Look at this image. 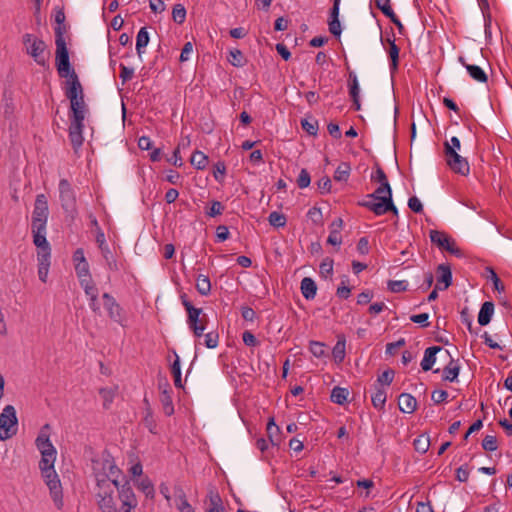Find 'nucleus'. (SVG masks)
Returning a JSON list of instances; mask_svg holds the SVG:
<instances>
[{"label":"nucleus","instance_id":"nucleus-29","mask_svg":"<svg viewBox=\"0 0 512 512\" xmlns=\"http://www.w3.org/2000/svg\"><path fill=\"white\" fill-rule=\"evenodd\" d=\"M190 162L195 168L202 170L208 164V157L203 152L196 150L192 154Z\"/></svg>","mask_w":512,"mask_h":512},{"label":"nucleus","instance_id":"nucleus-2","mask_svg":"<svg viewBox=\"0 0 512 512\" xmlns=\"http://www.w3.org/2000/svg\"><path fill=\"white\" fill-rule=\"evenodd\" d=\"M50 425L45 424L40 429V432L35 440V445L41 453V460L39 468L42 476L45 479L46 485L50 490V495L53 499L55 506L58 509L63 507V493L62 486L58 475L54 470V463L56 460L57 451L50 441Z\"/></svg>","mask_w":512,"mask_h":512},{"label":"nucleus","instance_id":"nucleus-43","mask_svg":"<svg viewBox=\"0 0 512 512\" xmlns=\"http://www.w3.org/2000/svg\"><path fill=\"white\" fill-rule=\"evenodd\" d=\"M375 5L386 17L393 15L394 11L391 8L390 0H375Z\"/></svg>","mask_w":512,"mask_h":512},{"label":"nucleus","instance_id":"nucleus-12","mask_svg":"<svg viewBox=\"0 0 512 512\" xmlns=\"http://www.w3.org/2000/svg\"><path fill=\"white\" fill-rule=\"evenodd\" d=\"M358 205L372 211L376 216L384 215L387 212H392L394 215L398 214V210L390 197H386L382 202L363 200L358 202Z\"/></svg>","mask_w":512,"mask_h":512},{"label":"nucleus","instance_id":"nucleus-20","mask_svg":"<svg viewBox=\"0 0 512 512\" xmlns=\"http://www.w3.org/2000/svg\"><path fill=\"white\" fill-rule=\"evenodd\" d=\"M301 293L306 300H312L316 296L317 285L310 277H304L301 281Z\"/></svg>","mask_w":512,"mask_h":512},{"label":"nucleus","instance_id":"nucleus-34","mask_svg":"<svg viewBox=\"0 0 512 512\" xmlns=\"http://www.w3.org/2000/svg\"><path fill=\"white\" fill-rule=\"evenodd\" d=\"M351 167L349 163L342 162L334 173V179L336 181H347L349 175H350Z\"/></svg>","mask_w":512,"mask_h":512},{"label":"nucleus","instance_id":"nucleus-37","mask_svg":"<svg viewBox=\"0 0 512 512\" xmlns=\"http://www.w3.org/2000/svg\"><path fill=\"white\" fill-rule=\"evenodd\" d=\"M386 402V392L382 388H377L372 395V404L376 409H382Z\"/></svg>","mask_w":512,"mask_h":512},{"label":"nucleus","instance_id":"nucleus-48","mask_svg":"<svg viewBox=\"0 0 512 512\" xmlns=\"http://www.w3.org/2000/svg\"><path fill=\"white\" fill-rule=\"evenodd\" d=\"M374 192L380 197L379 202H382L386 197L392 198V190L389 183L380 184Z\"/></svg>","mask_w":512,"mask_h":512},{"label":"nucleus","instance_id":"nucleus-64","mask_svg":"<svg viewBox=\"0 0 512 512\" xmlns=\"http://www.w3.org/2000/svg\"><path fill=\"white\" fill-rule=\"evenodd\" d=\"M357 251L361 255H366L369 253V241L366 237H361L357 243Z\"/></svg>","mask_w":512,"mask_h":512},{"label":"nucleus","instance_id":"nucleus-57","mask_svg":"<svg viewBox=\"0 0 512 512\" xmlns=\"http://www.w3.org/2000/svg\"><path fill=\"white\" fill-rule=\"evenodd\" d=\"M408 207L415 213H421L423 211V205L416 196L409 198Z\"/></svg>","mask_w":512,"mask_h":512},{"label":"nucleus","instance_id":"nucleus-16","mask_svg":"<svg viewBox=\"0 0 512 512\" xmlns=\"http://www.w3.org/2000/svg\"><path fill=\"white\" fill-rule=\"evenodd\" d=\"M96 242H97L100 250L102 251V254H103L105 260L107 261L109 268L117 269L116 261L113 259L112 254L110 253V251L107 248L105 235L101 229H98V231H97Z\"/></svg>","mask_w":512,"mask_h":512},{"label":"nucleus","instance_id":"nucleus-63","mask_svg":"<svg viewBox=\"0 0 512 512\" xmlns=\"http://www.w3.org/2000/svg\"><path fill=\"white\" fill-rule=\"evenodd\" d=\"M318 189L321 193H328L331 189V180L329 177H323L317 182Z\"/></svg>","mask_w":512,"mask_h":512},{"label":"nucleus","instance_id":"nucleus-27","mask_svg":"<svg viewBox=\"0 0 512 512\" xmlns=\"http://www.w3.org/2000/svg\"><path fill=\"white\" fill-rule=\"evenodd\" d=\"M390 46L388 49V55L391 60L390 70L391 72H395L398 69V61H399V47L395 44V41H390Z\"/></svg>","mask_w":512,"mask_h":512},{"label":"nucleus","instance_id":"nucleus-58","mask_svg":"<svg viewBox=\"0 0 512 512\" xmlns=\"http://www.w3.org/2000/svg\"><path fill=\"white\" fill-rule=\"evenodd\" d=\"M448 397V393L445 390H434L431 394V399L435 404L444 402Z\"/></svg>","mask_w":512,"mask_h":512},{"label":"nucleus","instance_id":"nucleus-22","mask_svg":"<svg viewBox=\"0 0 512 512\" xmlns=\"http://www.w3.org/2000/svg\"><path fill=\"white\" fill-rule=\"evenodd\" d=\"M104 306L108 311L109 316L116 322H120L119 306L116 304L113 297L108 293L103 294Z\"/></svg>","mask_w":512,"mask_h":512},{"label":"nucleus","instance_id":"nucleus-11","mask_svg":"<svg viewBox=\"0 0 512 512\" xmlns=\"http://www.w3.org/2000/svg\"><path fill=\"white\" fill-rule=\"evenodd\" d=\"M429 236L431 242L439 249L445 250L458 257L462 256V252L458 247H456L454 239H452L447 233L439 230H431Z\"/></svg>","mask_w":512,"mask_h":512},{"label":"nucleus","instance_id":"nucleus-7","mask_svg":"<svg viewBox=\"0 0 512 512\" xmlns=\"http://www.w3.org/2000/svg\"><path fill=\"white\" fill-rule=\"evenodd\" d=\"M18 419L14 406L7 405L0 414V440L10 439L17 433Z\"/></svg>","mask_w":512,"mask_h":512},{"label":"nucleus","instance_id":"nucleus-6","mask_svg":"<svg viewBox=\"0 0 512 512\" xmlns=\"http://www.w3.org/2000/svg\"><path fill=\"white\" fill-rule=\"evenodd\" d=\"M181 302L183 306L185 307V310L187 311L188 317H187V323L190 327V329L193 331L194 335L196 337H200L203 335V332L205 330V322H206V316L202 314L201 308H196L192 305V303L188 300L186 294H182L180 296Z\"/></svg>","mask_w":512,"mask_h":512},{"label":"nucleus","instance_id":"nucleus-32","mask_svg":"<svg viewBox=\"0 0 512 512\" xmlns=\"http://www.w3.org/2000/svg\"><path fill=\"white\" fill-rule=\"evenodd\" d=\"M349 95L351 98H359L360 88L355 72L349 71L348 76Z\"/></svg>","mask_w":512,"mask_h":512},{"label":"nucleus","instance_id":"nucleus-52","mask_svg":"<svg viewBox=\"0 0 512 512\" xmlns=\"http://www.w3.org/2000/svg\"><path fill=\"white\" fill-rule=\"evenodd\" d=\"M482 447L486 451H495L497 449V440L495 436L487 435L482 441Z\"/></svg>","mask_w":512,"mask_h":512},{"label":"nucleus","instance_id":"nucleus-5","mask_svg":"<svg viewBox=\"0 0 512 512\" xmlns=\"http://www.w3.org/2000/svg\"><path fill=\"white\" fill-rule=\"evenodd\" d=\"M48 214V203L45 195H37L34 204V210L32 213L31 224L33 243L36 247H40V245L49 244V242L46 239V224Z\"/></svg>","mask_w":512,"mask_h":512},{"label":"nucleus","instance_id":"nucleus-38","mask_svg":"<svg viewBox=\"0 0 512 512\" xmlns=\"http://www.w3.org/2000/svg\"><path fill=\"white\" fill-rule=\"evenodd\" d=\"M336 362L340 363L345 358V340H338L332 350Z\"/></svg>","mask_w":512,"mask_h":512},{"label":"nucleus","instance_id":"nucleus-45","mask_svg":"<svg viewBox=\"0 0 512 512\" xmlns=\"http://www.w3.org/2000/svg\"><path fill=\"white\" fill-rule=\"evenodd\" d=\"M75 271L77 274V277L79 278V281L83 278H91L90 272H89V264L88 262L81 263V264H75Z\"/></svg>","mask_w":512,"mask_h":512},{"label":"nucleus","instance_id":"nucleus-19","mask_svg":"<svg viewBox=\"0 0 512 512\" xmlns=\"http://www.w3.org/2000/svg\"><path fill=\"white\" fill-rule=\"evenodd\" d=\"M449 359L448 364L443 369V379L453 382L457 379L460 371V365L457 360H454L452 356L444 357Z\"/></svg>","mask_w":512,"mask_h":512},{"label":"nucleus","instance_id":"nucleus-18","mask_svg":"<svg viewBox=\"0 0 512 512\" xmlns=\"http://www.w3.org/2000/svg\"><path fill=\"white\" fill-rule=\"evenodd\" d=\"M398 406L401 412L411 414L417 407V401L411 394L402 393L398 397Z\"/></svg>","mask_w":512,"mask_h":512},{"label":"nucleus","instance_id":"nucleus-44","mask_svg":"<svg viewBox=\"0 0 512 512\" xmlns=\"http://www.w3.org/2000/svg\"><path fill=\"white\" fill-rule=\"evenodd\" d=\"M333 273V260L330 258H326L320 264V274L327 278L331 276Z\"/></svg>","mask_w":512,"mask_h":512},{"label":"nucleus","instance_id":"nucleus-60","mask_svg":"<svg viewBox=\"0 0 512 512\" xmlns=\"http://www.w3.org/2000/svg\"><path fill=\"white\" fill-rule=\"evenodd\" d=\"M226 173V166L223 162H217L214 166V177L216 180L220 181L223 179Z\"/></svg>","mask_w":512,"mask_h":512},{"label":"nucleus","instance_id":"nucleus-3","mask_svg":"<svg viewBox=\"0 0 512 512\" xmlns=\"http://www.w3.org/2000/svg\"><path fill=\"white\" fill-rule=\"evenodd\" d=\"M65 96L70 101L72 115L70 116L69 139L72 147L77 151L83 144L84 119L88 111L84 101L82 85L76 73L65 77Z\"/></svg>","mask_w":512,"mask_h":512},{"label":"nucleus","instance_id":"nucleus-39","mask_svg":"<svg viewBox=\"0 0 512 512\" xmlns=\"http://www.w3.org/2000/svg\"><path fill=\"white\" fill-rule=\"evenodd\" d=\"M79 282H80L81 287L84 289L85 294L88 297L93 296V295H98V289L94 285L91 278H88V279L83 278Z\"/></svg>","mask_w":512,"mask_h":512},{"label":"nucleus","instance_id":"nucleus-4","mask_svg":"<svg viewBox=\"0 0 512 512\" xmlns=\"http://www.w3.org/2000/svg\"><path fill=\"white\" fill-rule=\"evenodd\" d=\"M55 22L58 24L55 27V45H56V57L55 64L58 74L61 78L71 77L73 73H76L72 68L69 60V52L66 46L64 34L66 32L65 14L63 10L59 9L55 13Z\"/></svg>","mask_w":512,"mask_h":512},{"label":"nucleus","instance_id":"nucleus-56","mask_svg":"<svg viewBox=\"0 0 512 512\" xmlns=\"http://www.w3.org/2000/svg\"><path fill=\"white\" fill-rule=\"evenodd\" d=\"M303 130H305L309 135H316L318 131V123L316 121L309 122L308 120H302L301 122Z\"/></svg>","mask_w":512,"mask_h":512},{"label":"nucleus","instance_id":"nucleus-26","mask_svg":"<svg viewBox=\"0 0 512 512\" xmlns=\"http://www.w3.org/2000/svg\"><path fill=\"white\" fill-rule=\"evenodd\" d=\"M208 497L210 505L207 512H225L221 497L218 493L210 491Z\"/></svg>","mask_w":512,"mask_h":512},{"label":"nucleus","instance_id":"nucleus-54","mask_svg":"<svg viewBox=\"0 0 512 512\" xmlns=\"http://www.w3.org/2000/svg\"><path fill=\"white\" fill-rule=\"evenodd\" d=\"M394 378V371L389 369L384 371L381 375L378 376L377 382L380 385H390Z\"/></svg>","mask_w":512,"mask_h":512},{"label":"nucleus","instance_id":"nucleus-30","mask_svg":"<svg viewBox=\"0 0 512 512\" xmlns=\"http://www.w3.org/2000/svg\"><path fill=\"white\" fill-rule=\"evenodd\" d=\"M196 289L201 295H208L211 291V282L209 277L199 275L196 280Z\"/></svg>","mask_w":512,"mask_h":512},{"label":"nucleus","instance_id":"nucleus-23","mask_svg":"<svg viewBox=\"0 0 512 512\" xmlns=\"http://www.w3.org/2000/svg\"><path fill=\"white\" fill-rule=\"evenodd\" d=\"M438 272L440 273V276L437 281V285L439 286L440 283H443L444 286L440 287V290L447 289L451 283H452V272L449 266L441 264L438 266Z\"/></svg>","mask_w":512,"mask_h":512},{"label":"nucleus","instance_id":"nucleus-41","mask_svg":"<svg viewBox=\"0 0 512 512\" xmlns=\"http://www.w3.org/2000/svg\"><path fill=\"white\" fill-rule=\"evenodd\" d=\"M130 464H132L130 467V481L135 478L145 476V474L143 473V466L138 459L134 463V461L130 458Z\"/></svg>","mask_w":512,"mask_h":512},{"label":"nucleus","instance_id":"nucleus-1","mask_svg":"<svg viewBox=\"0 0 512 512\" xmlns=\"http://www.w3.org/2000/svg\"><path fill=\"white\" fill-rule=\"evenodd\" d=\"M95 497L102 512H128V478L109 458L92 462Z\"/></svg>","mask_w":512,"mask_h":512},{"label":"nucleus","instance_id":"nucleus-35","mask_svg":"<svg viewBox=\"0 0 512 512\" xmlns=\"http://www.w3.org/2000/svg\"><path fill=\"white\" fill-rule=\"evenodd\" d=\"M268 221L271 226L280 228L286 225L287 219L283 213L273 211L270 213Z\"/></svg>","mask_w":512,"mask_h":512},{"label":"nucleus","instance_id":"nucleus-53","mask_svg":"<svg viewBox=\"0 0 512 512\" xmlns=\"http://www.w3.org/2000/svg\"><path fill=\"white\" fill-rule=\"evenodd\" d=\"M310 351L315 357L321 358L325 355L324 344L317 341H311Z\"/></svg>","mask_w":512,"mask_h":512},{"label":"nucleus","instance_id":"nucleus-36","mask_svg":"<svg viewBox=\"0 0 512 512\" xmlns=\"http://www.w3.org/2000/svg\"><path fill=\"white\" fill-rule=\"evenodd\" d=\"M414 448L419 453H426L430 446L429 437L426 435L418 436L413 442Z\"/></svg>","mask_w":512,"mask_h":512},{"label":"nucleus","instance_id":"nucleus-8","mask_svg":"<svg viewBox=\"0 0 512 512\" xmlns=\"http://www.w3.org/2000/svg\"><path fill=\"white\" fill-rule=\"evenodd\" d=\"M23 43L26 47L27 53L34 59V61L40 66H45L47 62L45 54L47 46L45 42L34 37L32 34L27 33L23 36Z\"/></svg>","mask_w":512,"mask_h":512},{"label":"nucleus","instance_id":"nucleus-33","mask_svg":"<svg viewBox=\"0 0 512 512\" xmlns=\"http://www.w3.org/2000/svg\"><path fill=\"white\" fill-rule=\"evenodd\" d=\"M228 61L234 67H242L246 62L243 53L239 49L230 50Z\"/></svg>","mask_w":512,"mask_h":512},{"label":"nucleus","instance_id":"nucleus-46","mask_svg":"<svg viewBox=\"0 0 512 512\" xmlns=\"http://www.w3.org/2000/svg\"><path fill=\"white\" fill-rule=\"evenodd\" d=\"M99 394L103 400L104 408H109V405L113 402L114 392L112 389L102 388L99 391Z\"/></svg>","mask_w":512,"mask_h":512},{"label":"nucleus","instance_id":"nucleus-17","mask_svg":"<svg viewBox=\"0 0 512 512\" xmlns=\"http://www.w3.org/2000/svg\"><path fill=\"white\" fill-rule=\"evenodd\" d=\"M130 482L141 492L145 494L147 498H153L155 494V489L150 478L145 475L143 477L135 478Z\"/></svg>","mask_w":512,"mask_h":512},{"label":"nucleus","instance_id":"nucleus-49","mask_svg":"<svg viewBox=\"0 0 512 512\" xmlns=\"http://www.w3.org/2000/svg\"><path fill=\"white\" fill-rule=\"evenodd\" d=\"M486 271L489 273V278L490 280L493 282L494 284V288L498 291V292H502L504 291V285L502 284L501 280L499 279L498 275L496 274V272L494 271L493 268L491 267H487L486 268Z\"/></svg>","mask_w":512,"mask_h":512},{"label":"nucleus","instance_id":"nucleus-28","mask_svg":"<svg viewBox=\"0 0 512 512\" xmlns=\"http://www.w3.org/2000/svg\"><path fill=\"white\" fill-rule=\"evenodd\" d=\"M160 402L163 407V412L167 416H171L174 413V406L170 393L164 390L160 395Z\"/></svg>","mask_w":512,"mask_h":512},{"label":"nucleus","instance_id":"nucleus-61","mask_svg":"<svg viewBox=\"0 0 512 512\" xmlns=\"http://www.w3.org/2000/svg\"><path fill=\"white\" fill-rule=\"evenodd\" d=\"M328 27H329V32L332 35H334L336 37H339L341 35V24H340L339 20H329Z\"/></svg>","mask_w":512,"mask_h":512},{"label":"nucleus","instance_id":"nucleus-15","mask_svg":"<svg viewBox=\"0 0 512 512\" xmlns=\"http://www.w3.org/2000/svg\"><path fill=\"white\" fill-rule=\"evenodd\" d=\"M459 62L467 69L468 74L473 80L480 83L488 81V76L481 67L466 63L465 58L462 56L459 57Z\"/></svg>","mask_w":512,"mask_h":512},{"label":"nucleus","instance_id":"nucleus-21","mask_svg":"<svg viewBox=\"0 0 512 512\" xmlns=\"http://www.w3.org/2000/svg\"><path fill=\"white\" fill-rule=\"evenodd\" d=\"M494 313V304L490 301H486L482 304L478 314V323L481 326H486L490 323Z\"/></svg>","mask_w":512,"mask_h":512},{"label":"nucleus","instance_id":"nucleus-25","mask_svg":"<svg viewBox=\"0 0 512 512\" xmlns=\"http://www.w3.org/2000/svg\"><path fill=\"white\" fill-rule=\"evenodd\" d=\"M173 353L175 355V360L171 364V374L174 378V385L178 388H182L183 384H182V379H181L180 359L175 351Z\"/></svg>","mask_w":512,"mask_h":512},{"label":"nucleus","instance_id":"nucleus-40","mask_svg":"<svg viewBox=\"0 0 512 512\" xmlns=\"http://www.w3.org/2000/svg\"><path fill=\"white\" fill-rule=\"evenodd\" d=\"M172 18L178 24H182L185 21L186 10L183 5H181V4L174 5L173 10H172Z\"/></svg>","mask_w":512,"mask_h":512},{"label":"nucleus","instance_id":"nucleus-47","mask_svg":"<svg viewBox=\"0 0 512 512\" xmlns=\"http://www.w3.org/2000/svg\"><path fill=\"white\" fill-rule=\"evenodd\" d=\"M311 177L306 169H302L297 178V185L299 188L304 189L310 185Z\"/></svg>","mask_w":512,"mask_h":512},{"label":"nucleus","instance_id":"nucleus-14","mask_svg":"<svg viewBox=\"0 0 512 512\" xmlns=\"http://www.w3.org/2000/svg\"><path fill=\"white\" fill-rule=\"evenodd\" d=\"M440 354V357H449L450 352L440 346H432L428 347L424 352V357L421 361V368L424 371H429L432 369L433 365L436 362V355Z\"/></svg>","mask_w":512,"mask_h":512},{"label":"nucleus","instance_id":"nucleus-13","mask_svg":"<svg viewBox=\"0 0 512 512\" xmlns=\"http://www.w3.org/2000/svg\"><path fill=\"white\" fill-rule=\"evenodd\" d=\"M37 261H38V276L42 282L47 281L50 258H51V247L50 244L40 245L37 247Z\"/></svg>","mask_w":512,"mask_h":512},{"label":"nucleus","instance_id":"nucleus-51","mask_svg":"<svg viewBox=\"0 0 512 512\" xmlns=\"http://www.w3.org/2000/svg\"><path fill=\"white\" fill-rule=\"evenodd\" d=\"M224 211V206L221 202L219 201H212L211 202V207L209 208V210L206 212L208 216L210 217H216L218 215H221Z\"/></svg>","mask_w":512,"mask_h":512},{"label":"nucleus","instance_id":"nucleus-10","mask_svg":"<svg viewBox=\"0 0 512 512\" xmlns=\"http://www.w3.org/2000/svg\"><path fill=\"white\" fill-rule=\"evenodd\" d=\"M444 148L445 159L449 168L453 172L461 174L463 176L468 175L470 167L466 158L459 155L457 151H454L453 148H449L448 143H444Z\"/></svg>","mask_w":512,"mask_h":512},{"label":"nucleus","instance_id":"nucleus-24","mask_svg":"<svg viewBox=\"0 0 512 512\" xmlns=\"http://www.w3.org/2000/svg\"><path fill=\"white\" fill-rule=\"evenodd\" d=\"M149 43V34L146 27H142L136 37V51L139 56L145 52V48Z\"/></svg>","mask_w":512,"mask_h":512},{"label":"nucleus","instance_id":"nucleus-55","mask_svg":"<svg viewBox=\"0 0 512 512\" xmlns=\"http://www.w3.org/2000/svg\"><path fill=\"white\" fill-rule=\"evenodd\" d=\"M219 335L215 332L205 334V345L207 348H215L218 345Z\"/></svg>","mask_w":512,"mask_h":512},{"label":"nucleus","instance_id":"nucleus-9","mask_svg":"<svg viewBox=\"0 0 512 512\" xmlns=\"http://www.w3.org/2000/svg\"><path fill=\"white\" fill-rule=\"evenodd\" d=\"M59 198L63 210L73 216L76 213V194L67 179L59 181Z\"/></svg>","mask_w":512,"mask_h":512},{"label":"nucleus","instance_id":"nucleus-50","mask_svg":"<svg viewBox=\"0 0 512 512\" xmlns=\"http://www.w3.org/2000/svg\"><path fill=\"white\" fill-rule=\"evenodd\" d=\"M388 288L393 293H399L407 290L406 281L390 280L388 282Z\"/></svg>","mask_w":512,"mask_h":512},{"label":"nucleus","instance_id":"nucleus-42","mask_svg":"<svg viewBox=\"0 0 512 512\" xmlns=\"http://www.w3.org/2000/svg\"><path fill=\"white\" fill-rule=\"evenodd\" d=\"M279 432V427L275 424L274 419L271 418L269 422L267 423V434L269 437V441L273 445H278L279 441L278 439H275V435Z\"/></svg>","mask_w":512,"mask_h":512},{"label":"nucleus","instance_id":"nucleus-62","mask_svg":"<svg viewBox=\"0 0 512 512\" xmlns=\"http://www.w3.org/2000/svg\"><path fill=\"white\" fill-rule=\"evenodd\" d=\"M341 242V233H338L337 230L330 231V234L327 238V243L333 246H340Z\"/></svg>","mask_w":512,"mask_h":512},{"label":"nucleus","instance_id":"nucleus-31","mask_svg":"<svg viewBox=\"0 0 512 512\" xmlns=\"http://www.w3.org/2000/svg\"><path fill=\"white\" fill-rule=\"evenodd\" d=\"M349 392L346 388L334 387L331 392V401L336 404H344L347 401Z\"/></svg>","mask_w":512,"mask_h":512},{"label":"nucleus","instance_id":"nucleus-59","mask_svg":"<svg viewBox=\"0 0 512 512\" xmlns=\"http://www.w3.org/2000/svg\"><path fill=\"white\" fill-rule=\"evenodd\" d=\"M371 180L380 184L389 183L384 170L381 167H377L375 174L371 176Z\"/></svg>","mask_w":512,"mask_h":512}]
</instances>
